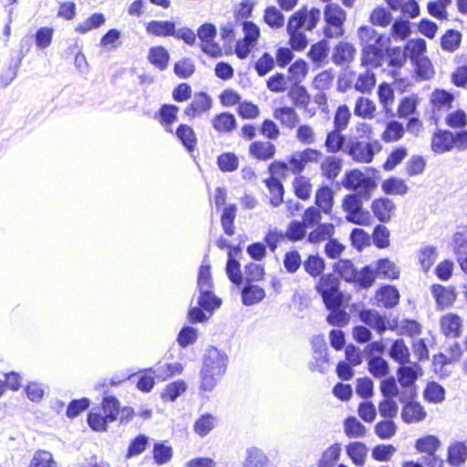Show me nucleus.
<instances>
[{
    "instance_id": "60",
    "label": "nucleus",
    "mask_w": 467,
    "mask_h": 467,
    "mask_svg": "<svg viewBox=\"0 0 467 467\" xmlns=\"http://www.w3.org/2000/svg\"><path fill=\"white\" fill-rule=\"evenodd\" d=\"M174 74L180 78H189L195 71V66L191 58L184 57L174 64Z\"/></svg>"
},
{
    "instance_id": "41",
    "label": "nucleus",
    "mask_w": 467,
    "mask_h": 467,
    "mask_svg": "<svg viewBox=\"0 0 467 467\" xmlns=\"http://www.w3.org/2000/svg\"><path fill=\"white\" fill-rule=\"evenodd\" d=\"M235 126V117L228 112L217 114L213 119V127L219 132L232 131Z\"/></svg>"
},
{
    "instance_id": "3",
    "label": "nucleus",
    "mask_w": 467,
    "mask_h": 467,
    "mask_svg": "<svg viewBox=\"0 0 467 467\" xmlns=\"http://www.w3.org/2000/svg\"><path fill=\"white\" fill-rule=\"evenodd\" d=\"M213 279L211 275V266L202 264L200 266L197 280V288L200 296L197 304L202 309L213 312L222 305V300L213 292Z\"/></svg>"
},
{
    "instance_id": "26",
    "label": "nucleus",
    "mask_w": 467,
    "mask_h": 467,
    "mask_svg": "<svg viewBox=\"0 0 467 467\" xmlns=\"http://www.w3.org/2000/svg\"><path fill=\"white\" fill-rule=\"evenodd\" d=\"M377 299L386 308H393L400 299V293L395 286L385 285L378 292Z\"/></svg>"
},
{
    "instance_id": "11",
    "label": "nucleus",
    "mask_w": 467,
    "mask_h": 467,
    "mask_svg": "<svg viewBox=\"0 0 467 467\" xmlns=\"http://www.w3.org/2000/svg\"><path fill=\"white\" fill-rule=\"evenodd\" d=\"M313 358L310 368L313 371L325 373L328 366L327 347L323 337L317 336L312 339Z\"/></svg>"
},
{
    "instance_id": "58",
    "label": "nucleus",
    "mask_w": 467,
    "mask_h": 467,
    "mask_svg": "<svg viewBox=\"0 0 467 467\" xmlns=\"http://www.w3.org/2000/svg\"><path fill=\"white\" fill-rule=\"evenodd\" d=\"M102 410L108 420L113 422L119 414V402L114 396H108L103 399Z\"/></svg>"
},
{
    "instance_id": "53",
    "label": "nucleus",
    "mask_w": 467,
    "mask_h": 467,
    "mask_svg": "<svg viewBox=\"0 0 467 467\" xmlns=\"http://www.w3.org/2000/svg\"><path fill=\"white\" fill-rule=\"evenodd\" d=\"M217 165L223 172H232L238 169L239 159L233 152H223L217 157Z\"/></svg>"
},
{
    "instance_id": "23",
    "label": "nucleus",
    "mask_w": 467,
    "mask_h": 467,
    "mask_svg": "<svg viewBox=\"0 0 467 467\" xmlns=\"http://www.w3.org/2000/svg\"><path fill=\"white\" fill-rule=\"evenodd\" d=\"M324 16L327 25L343 27L346 13L338 5L329 4L325 8Z\"/></svg>"
},
{
    "instance_id": "2",
    "label": "nucleus",
    "mask_w": 467,
    "mask_h": 467,
    "mask_svg": "<svg viewBox=\"0 0 467 467\" xmlns=\"http://www.w3.org/2000/svg\"><path fill=\"white\" fill-rule=\"evenodd\" d=\"M320 16V9L312 7L307 10L305 6L289 17L286 32L289 36V44L294 50L301 51L306 47L308 44L306 36L299 30L305 26L306 30L312 31L317 26Z\"/></svg>"
},
{
    "instance_id": "36",
    "label": "nucleus",
    "mask_w": 467,
    "mask_h": 467,
    "mask_svg": "<svg viewBox=\"0 0 467 467\" xmlns=\"http://www.w3.org/2000/svg\"><path fill=\"white\" fill-rule=\"evenodd\" d=\"M343 299H340L339 304L336 306L327 307L330 313L327 317V321L328 324L337 327H344L349 321V316L348 313L342 308Z\"/></svg>"
},
{
    "instance_id": "30",
    "label": "nucleus",
    "mask_w": 467,
    "mask_h": 467,
    "mask_svg": "<svg viewBox=\"0 0 467 467\" xmlns=\"http://www.w3.org/2000/svg\"><path fill=\"white\" fill-rule=\"evenodd\" d=\"M335 233L333 223H318L315 230L309 233L307 241L311 244H317L327 239H330Z\"/></svg>"
},
{
    "instance_id": "5",
    "label": "nucleus",
    "mask_w": 467,
    "mask_h": 467,
    "mask_svg": "<svg viewBox=\"0 0 467 467\" xmlns=\"http://www.w3.org/2000/svg\"><path fill=\"white\" fill-rule=\"evenodd\" d=\"M341 184L348 191H356L355 193H362L365 200H369L372 192L377 188V183L371 177L365 175L357 169L347 171L341 181Z\"/></svg>"
},
{
    "instance_id": "51",
    "label": "nucleus",
    "mask_w": 467,
    "mask_h": 467,
    "mask_svg": "<svg viewBox=\"0 0 467 467\" xmlns=\"http://www.w3.org/2000/svg\"><path fill=\"white\" fill-rule=\"evenodd\" d=\"M216 424V418L205 413L198 418L194 423V431L201 437L206 436Z\"/></svg>"
},
{
    "instance_id": "8",
    "label": "nucleus",
    "mask_w": 467,
    "mask_h": 467,
    "mask_svg": "<svg viewBox=\"0 0 467 467\" xmlns=\"http://www.w3.org/2000/svg\"><path fill=\"white\" fill-rule=\"evenodd\" d=\"M362 54H361V64L362 66H371L373 67H379L381 66V61L384 56V36L383 35L378 34L376 37H372L368 42L361 44Z\"/></svg>"
},
{
    "instance_id": "6",
    "label": "nucleus",
    "mask_w": 467,
    "mask_h": 467,
    "mask_svg": "<svg viewBox=\"0 0 467 467\" xmlns=\"http://www.w3.org/2000/svg\"><path fill=\"white\" fill-rule=\"evenodd\" d=\"M422 375L421 367L417 363L410 365H401L397 370L398 380L405 389L400 394V401L405 402L408 400H413L416 395V380Z\"/></svg>"
},
{
    "instance_id": "12",
    "label": "nucleus",
    "mask_w": 467,
    "mask_h": 467,
    "mask_svg": "<svg viewBox=\"0 0 467 467\" xmlns=\"http://www.w3.org/2000/svg\"><path fill=\"white\" fill-rule=\"evenodd\" d=\"M213 99L205 92H198L194 95L192 101L184 109V114L189 118H195L212 108Z\"/></svg>"
},
{
    "instance_id": "25",
    "label": "nucleus",
    "mask_w": 467,
    "mask_h": 467,
    "mask_svg": "<svg viewBox=\"0 0 467 467\" xmlns=\"http://www.w3.org/2000/svg\"><path fill=\"white\" fill-rule=\"evenodd\" d=\"M178 112L179 107L176 105L164 104L156 114V118L158 117L160 119L161 123L165 127L167 132H172L171 125L177 120Z\"/></svg>"
},
{
    "instance_id": "40",
    "label": "nucleus",
    "mask_w": 467,
    "mask_h": 467,
    "mask_svg": "<svg viewBox=\"0 0 467 467\" xmlns=\"http://www.w3.org/2000/svg\"><path fill=\"white\" fill-rule=\"evenodd\" d=\"M346 144V137L340 130H333L327 134L325 140L326 150L328 153H337Z\"/></svg>"
},
{
    "instance_id": "45",
    "label": "nucleus",
    "mask_w": 467,
    "mask_h": 467,
    "mask_svg": "<svg viewBox=\"0 0 467 467\" xmlns=\"http://www.w3.org/2000/svg\"><path fill=\"white\" fill-rule=\"evenodd\" d=\"M377 276L375 267L372 265H366L357 272V278L353 283H357L363 289H368L373 285Z\"/></svg>"
},
{
    "instance_id": "35",
    "label": "nucleus",
    "mask_w": 467,
    "mask_h": 467,
    "mask_svg": "<svg viewBox=\"0 0 467 467\" xmlns=\"http://www.w3.org/2000/svg\"><path fill=\"white\" fill-rule=\"evenodd\" d=\"M334 270L348 283H353L357 278V268L348 259H340L334 265Z\"/></svg>"
},
{
    "instance_id": "9",
    "label": "nucleus",
    "mask_w": 467,
    "mask_h": 467,
    "mask_svg": "<svg viewBox=\"0 0 467 467\" xmlns=\"http://www.w3.org/2000/svg\"><path fill=\"white\" fill-rule=\"evenodd\" d=\"M376 150H380L378 141L371 143L365 140H350L347 143L345 151L357 162L370 163L373 161Z\"/></svg>"
},
{
    "instance_id": "44",
    "label": "nucleus",
    "mask_w": 467,
    "mask_h": 467,
    "mask_svg": "<svg viewBox=\"0 0 467 467\" xmlns=\"http://www.w3.org/2000/svg\"><path fill=\"white\" fill-rule=\"evenodd\" d=\"M368 369L375 378L385 377L389 372L388 361L381 357H370V358H368Z\"/></svg>"
},
{
    "instance_id": "28",
    "label": "nucleus",
    "mask_w": 467,
    "mask_h": 467,
    "mask_svg": "<svg viewBox=\"0 0 467 467\" xmlns=\"http://www.w3.org/2000/svg\"><path fill=\"white\" fill-rule=\"evenodd\" d=\"M389 357L400 365H405L410 362V350L405 345L403 339H396L392 343L389 351Z\"/></svg>"
},
{
    "instance_id": "31",
    "label": "nucleus",
    "mask_w": 467,
    "mask_h": 467,
    "mask_svg": "<svg viewBox=\"0 0 467 467\" xmlns=\"http://www.w3.org/2000/svg\"><path fill=\"white\" fill-rule=\"evenodd\" d=\"M467 445L465 442L456 441L448 448V461L453 466H459L466 461Z\"/></svg>"
},
{
    "instance_id": "61",
    "label": "nucleus",
    "mask_w": 467,
    "mask_h": 467,
    "mask_svg": "<svg viewBox=\"0 0 467 467\" xmlns=\"http://www.w3.org/2000/svg\"><path fill=\"white\" fill-rule=\"evenodd\" d=\"M296 195L301 200H307L310 197L312 185L309 179L305 176L296 177L293 182Z\"/></svg>"
},
{
    "instance_id": "42",
    "label": "nucleus",
    "mask_w": 467,
    "mask_h": 467,
    "mask_svg": "<svg viewBox=\"0 0 467 467\" xmlns=\"http://www.w3.org/2000/svg\"><path fill=\"white\" fill-rule=\"evenodd\" d=\"M267 457L261 449L251 447L246 450L244 467H265Z\"/></svg>"
},
{
    "instance_id": "39",
    "label": "nucleus",
    "mask_w": 467,
    "mask_h": 467,
    "mask_svg": "<svg viewBox=\"0 0 467 467\" xmlns=\"http://www.w3.org/2000/svg\"><path fill=\"white\" fill-rule=\"evenodd\" d=\"M305 271L312 277L320 276L325 270V261L318 254H310L303 262Z\"/></svg>"
},
{
    "instance_id": "52",
    "label": "nucleus",
    "mask_w": 467,
    "mask_h": 467,
    "mask_svg": "<svg viewBox=\"0 0 467 467\" xmlns=\"http://www.w3.org/2000/svg\"><path fill=\"white\" fill-rule=\"evenodd\" d=\"M288 97L293 100L294 104L297 107H306L309 103L310 97L306 88L298 83H294L288 91Z\"/></svg>"
},
{
    "instance_id": "62",
    "label": "nucleus",
    "mask_w": 467,
    "mask_h": 467,
    "mask_svg": "<svg viewBox=\"0 0 467 467\" xmlns=\"http://www.w3.org/2000/svg\"><path fill=\"white\" fill-rule=\"evenodd\" d=\"M411 33L409 20L396 19L391 26V35L394 39L405 40Z\"/></svg>"
},
{
    "instance_id": "22",
    "label": "nucleus",
    "mask_w": 467,
    "mask_h": 467,
    "mask_svg": "<svg viewBox=\"0 0 467 467\" xmlns=\"http://www.w3.org/2000/svg\"><path fill=\"white\" fill-rule=\"evenodd\" d=\"M265 296V290L257 285L247 283L242 290V301L245 306H253Z\"/></svg>"
},
{
    "instance_id": "15",
    "label": "nucleus",
    "mask_w": 467,
    "mask_h": 467,
    "mask_svg": "<svg viewBox=\"0 0 467 467\" xmlns=\"http://www.w3.org/2000/svg\"><path fill=\"white\" fill-rule=\"evenodd\" d=\"M343 167L342 159L336 156H326L320 163L322 176L329 181H334L340 173Z\"/></svg>"
},
{
    "instance_id": "64",
    "label": "nucleus",
    "mask_w": 467,
    "mask_h": 467,
    "mask_svg": "<svg viewBox=\"0 0 467 467\" xmlns=\"http://www.w3.org/2000/svg\"><path fill=\"white\" fill-rule=\"evenodd\" d=\"M55 462L52 454L47 451H36L28 467H53Z\"/></svg>"
},
{
    "instance_id": "1",
    "label": "nucleus",
    "mask_w": 467,
    "mask_h": 467,
    "mask_svg": "<svg viewBox=\"0 0 467 467\" xmlns=\"http://www.w3.org/2000/svg\"><path fill=\"white\" fill-rule=\"evenodd\" d=\"M228 365L226 353L215 347H209L202 358L200 371V389L213 391L224 375Z\"/></svg>"
},
{
    "instance_id": "10",
    "label": "nucleus",
    "mask_w": 467,
    "mask_h": 467,
    "mask_svg": "<svg viewBox=\"0 0 467 467\" xmlns=\"http://www.w3.org/2000/svg\"><path fill=\"white\" fill-rule=\"evenodd\" d=\"M358 318L379 335H382L387 329L394 330L397 327L396 322L391 324L387 317L380 315L375 309L360 310L358 312Z\"/></svg>"
},
{
    "instance_id": "4",
    "label": "nucleus",
    "mask_w": 467,
    "mask_h": 467,
    "mask_svg": "<svg viewBox=\"0 0 467 467\" xmlns=\"http://www.w3.org/2000/svg\"><path fill=\"white\" fill-rule=\"evenodd\" d=\"M363 201H366L362 193L347 194L342 202V209L347 213L346 220L348 223L367 226L371 223V215L363 208Z\"/></svg>"
},
{
    "instance_id": "13",
    "label": "nucleus",
    "mask_w": 467,
    "mask_h": 467,
    "mask_svg": "<svg viewBox=\"0 0 467 467\" xmlns=\"http://www.w3.org/2000/svg\"><path fill=\"white\" fill-rule=\"evenodd\" d=\"M371 210L375 217L380 223H385L391 220L396 210V205L389 198H379L372 202Z\"/></svg>"
},
{
    "instance_id": "29",
    "label": "nucleus",
    "mask_w": 467,
    "mask_h": 467,
    "mask_svg": "<svg viewBox=\"0 0 467 467\" xmlns=\"http://www.w3.org/2000/svg\"><path fill=\"white\" fill-rule=\"evenodd\" d=\"M170 59L169 52L163 47H150L148 53V60L160 70L167 68Z\"/></svg>"
},
{
    "instance_id": "46",
    "label": "nucleus",
    "mask_w": 467,
    "mask_h": 467,
    "mask_svg": "<svg viewBox=\"0 0 467 467\" xmlns=\"http://www.w3.org/2000/svg\"><path fill=\"white\" fill-rule=\"evenodd\" d=\"M462 34L455 29H449L441 38V47L443 50L454 52L461 45Z\"/></svg>"
},
{
    "instance_id": "48",
    "label": "nucleus",
    "mask_w": 467,
    "mask_h": 467,
    "mask_svg": "<svg viewBox=\"0 0 467 467\" xmlns=\"http://www.w3.org/2000/svg\"><path fill=\"white\" fill-rule=\"evenodd\" d=\"M381 188L386 194L404 195L408 192V186L404 181L397 177H390L385 180L382 182Z\"/></svg>"
},
{
    "instance_id": "16",
    "label": "nucleus",
    "mask_w": 467,
    "mask_h": 467,
    "mask_svg": "<svg viewBox=\"0 0 467 467\" xmlns=\"http://www.w3.org/2000/svg\"><path fill=\"white\" fill-rule=\"evenodd\" d=\"M175 29V23L169 20H152L146 26L149 34L161 37L174 36Z\"/></svg>"
},
{
    "instance_id": "18",
    "label": "nucleus",
    "mask_w": 467,
    "mask_h": 467,
    "mask_svg": "<svg viewBox=\"0 0 467 467\" xmlns=\"http://www.w3.org/2000/svg\"><path fill=\"white\" fill-rule=\"evenodd\" d=\"M431 293L440 309L448 307L456 299V295L453 288L445 287L441 285H433L431 286Z\"/></svg>"
},
{
    "instance_id": "49",
    "label": "nucleus",
    "mask_w": 467,
    "mask_h": 467,
    "mask_svg": "<svg viewBox=\"0 0 467 467\" xmlns=\"http://www.w3.org/2000/svg\"><path fill=\"white\" fill-rule=\"evenodd\" d=\"M377 275H383L385 278L397 279L399 277V270L394 263L388 258L379 259L375 265Z\"/></svg>"
},
{
    "instance_id": "55",
    "label": "nucleus",
    "mask_w": 467,
    "mask_h": 467,
    "mask_svg": "<svg viewBox=\"0 0 467 467\" xmlns=\"http://www.w3.org/2000/svg\"><path fill=\"white\" fill-rule=\"evenodd\" d=\"M376 85V77L375 74L370 70H366V72L359 74L356 83L355 88L356 90L361 93H369Z\"/></svg>"
},
{
    "instance_id": "17",
    "label": "nucleus",
    "mask_w": 467,
    "mask_h": 467,
    "mask_svg": "<svg viewBox=\"0 0 467 467\" xmlns=\"http://www.w3.org/2000/svg\"><path fill=\"white\" fill-rule=\"evenodd\" d=\"M453 148L452 132L439 130L431 140V149L436 153H444Z\"/></svg>"
},
{
    "instance_id": "34",
    "label": "nucleus",
    "mask_w": 467,
    "mask_h": 467,
    "mask_svg": "<svg viewBox=\"0 0 467 467\" xmlns=\"http://www.w3.org/2000/svg\"><path fill=\"white\" fill-rule=\"evenodd\" d=\"M265 183L272 194L270 203L274 207H278L283 202L285 193L281 181L275 177H270L265 180Z\"/></svg>"
},
{
    "instance_id": "63",
    "label": "nucleus",
    "mask_w": 467,
    "mask_h": 467,
    "mask_svg": "<svg viewBox=\"0 0 467 467\" xmlns=\"http://www.w3.org/2000/svg\"><path fill=\"white\" fill-rule=\"evenodd\" d=\"M397 426L391 420H385L375 425V433L382 440H389L395 435Z\"/></svg>"
},
{
    "instance_id": "21",
    "label": "nucleus",
    "mask_w": 467,
    "mask_h": 467,
    "mask_svg": "<svg viewBox=\"0 0 467 467\" xmlns=\"http://www.w3.org/2000/svg\"><path fill=\"white\" fill-rule=\"evenodd\" d=\"M315 203L324 213H331L334 204V192L327 186H321L316 192Z\"/></svg>"
},
{
    "instance_id": "33",
    "label": "nucleus",
    "mask_w": 467,
    "mask_h": 467,
    "mask_svg": "<svg viewBox=\"0 0 467 467\" xmlns=\"http://www.w3.org/2000/svg\"><path fill=\"white\" fill-rule=\"evenodd\" d=\"M368 451L366 444L360 441L350 442L346 448L348 456L358 466L365 463Z\"/></svg>"
},
{
    "instance_id": "54",
    "label": "nucleus",
    "mask_w": 467,
    "mask_h": 467,
    "mask_svg": "<svg viewBox=\"0 0 467 467\" xmlns=\"http://www.w3.org/2000/svg\"><path fill=\"white\" fill-rule=\"evenodd\" d=\"M344 429L348 438H360L366 434V427L355 417H348L345 420Z\"/></svg>"
},
{
    "instance_id": "19",
    "label": "nucleus",
    "mask_w": 467,
    "mask_h": 467,
    "mask_svg": "<svg viewBox=\"0 0 467 467\" xmlns=\"http://www.w3.org/2000/svg\"><path fill=\"white\" fill-rule=\"evenodd\" d=\"M356 49L353 45L348 42L338 43L332 55V61L337 66H342L353 60Z\"/></svg>"
},
{
    "instance_id": "20",
    "label": "nucleus",
    "mask_w": 467,
    "mask_h": 467,
    "mask_svg": "<svg viewBox=\"0 0 467 467\" xmlns=\"http://www.w3.org/2000/svg\"><path fill=\"white\" fill-rule=\"evenodd\" d=\"M411 400H408L404 402L406 404L401 411V418L406 423L420 421L426 416L423 407L420 403Z\"/></svg>"
},
{
    "instance_id": "37",
    "label": "nucleus",
    "mask_w": 467,
    "mask_h": 467,
    "mask_svg": "<svg viewBox=\"0 0 467 467\" xmlns=\"http://www.w3.org/2000/svg\"><path fill=\"white\" fill-rule=\"evenodd\" d=\"M441 327L444 335L456 337L461 333L462 321L457 315L450 314L442 317Z\"/></svg>"
},
{
    "instance_id": "14",
    "label": "nucleus",
    "mask_w": 467,
    "mask_h": 467,
    "mask_svg": "<svg viewBox=\"0 0 467 467\" xmlns=\"http://www.w3.org/2000/svg\"><path fill=\"white\" fill-rule=\"evenodd\" d=\"M441 442L439 439L433 435H427L423 438H420L416 441V449L420 452H426L428 455L424 456V463L440 462L435 452L439 448Z\"/></svg>"
},
{
    "instance_id": "43",
    "label": "nucleus",
    "mask_w": 467,
    "mask_h": 467,
    "mask_svg": "<svg viewBox=\"0 0 467 467\" xmlns=\"http://www.w3.org/2000/svg\"><path fill=\"white\" fill-rule=\"evenodd\" d=\"M453 99L454 97L451 93L442 89H436L433 91L431 99L435 110L449 109Z\"/></svg>"
},
{
    "instance_id": "27",
    "label": "nucleus",
    "mask_w": 467,
    "mask_h": 467,
    "mask_svg": "<svg viewBox=\"0 0 467 467\" xmlns=\"http://www.w3.org/2000/svg\"><path fill=\"white\" fill-rule=\"evenodd\" d=\"M249 151L256 159L266 161L274 157L275 147L269 141H254L250 145Z\"/></svg>"
},
{
    "instance_id": "24",
    "label": "nucleus",
    "mask_w": 467,
    "mask_h": 467,
    "mask_svg": "<svg viewBox=\"0 0 467 467\" xmlns=\"http://www.w3.org/2000/svg\"><path fill=\"white\" fill-rule=\"evenodd\" d=\"M176 136L188 152H192L195 150L197 138L192 127L186 124L179 125L176 130Z\"/></svg>"
},
{
    "instance_id": "38",
    "label": "nucleus",
    "mask_w": 467,
    "mask_h": 467,
    "mask_svg": "<svg viewBox=\"0 0 467 467\" xmlns=\"http://www.w3.org/2000/svg\"><path fill=\"white\" fill-rule=\"evenodd\" d=\"M237 207L235 204H229L224 207L221 215V223L223 232L228 236L234 234V220L236 217Z\"/></svg>"
},
{
    "instance_id": "50",
    "label": "nucleus",
    "mask_w": 467,
    "mask_h": 467,
    "mask_svg": "<svg viewBox=\"0 0 467 467\" xmlns=\"http://www.w3.org/2000/svg\"><path fill=\"white\" fill-rule=\"evenodd\" d=\"M264 21L271 28H281L285 24V16L276 6L270 5L265 10Z\"/></svg>"
},
{
    "instance_id": "7",
    "label": "nucleus",
    "mask_w": 467,
    "mask_h": 467,
    "mask_svg": "<svg viewBox=\"0 0 467 467\" xmlns=\"http://www.w3.org/2000/svg\"><path fill=\"white\" fill-rule=\"evenodd\" d=\"M317 293L322 296L326 307L336 306L343 299L339 291V281L333 274L324 275L316 285Z\"/></svg>"
},
{
    "instance_id": "57",
    "label": "nucleus",
    "mask_w": 467,
    "mask_h": 467,
    "mask_svg": "<svg viewBox=\"0 0 467 467\" xmlns=\"http://www.w3.org/2000/svg\"><path fill=\"white\" fill-rule=\"evenodd\" d=\"M306 227L302 222L294 220L288 224L286 232L284 233L285 238L292 242L300 241L304 239L306 234Z\"/></svg>"
},
{
    "instance_id": "59",
    "label": "nucleus",
    "mask_w": 467,
    "mask_h": 467,
    "mask_svg": "<svg viewBox=\"0 0 467 467\" xmlns=\"http://www.w3.org/2000/svg\"><path fill=\"white\" fill-rule=\"evenodd\" d=\"M105 23V17L101 13H95L87 18L83 23H80L76 31L80 34H85L92 29L99 28Z\"/></svg>"
},
{
    "instance_id": "32",
    "label": "nucleus",
    "mask_w": 467,
    "mask_h": 467,
    "mask_svg": "<svg viewBox=\"0 0 467 467\" xmlns=\"http://www.w3.org/2000/svg\"><path fill=\"white\" fill-rule=\"evenodd\" d=\"M274 117L284 126L290 129L294 128L299 121L298 114L291 107H282L276 109L274 112Z\"/></svg>"
},
{
    "instance_id": "47",
    "label": "nucleus",
    "mask_w": 467,
    "mask_h": 467,
    "mask_svg": "<svg viewBox=\"0 0 467 467\" xmlns=\"http://www.w3.org/2000/svg\"><path fill=\"white\" fill-rule=\"evenodd\" d=\"M375 110L374 102L368 98L360 97L355 103L354 114L363 119H372Z\"/></svg>"
},
{
    "instance_id": "56",
    "label": "nucleus",
    "mask_w": 467,
    "mask_h": 467,
    "mask_svg": "<svg viewBox=\"0 0 467 467\" xmlns=\"http://www.w3.org/2000/svg\"><path fill=\"white\" fill-rule=\"evenodd\" d=\"M403 134V125L397 120H392L388 123L386 130L382 134V139L386 142L397 141L402 138Z\"/></svg>"
}]
</instances>
